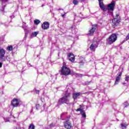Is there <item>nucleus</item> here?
<instances>
[{
  "label": "nucleus",
  "instance_id": "obj_14",
  "mask_svg": "<svg viewBox=\"0 0 129 129\" xmlns=\"http://www.w3.org/2000/svg\"><path fill=\"white\" fill-rule=\"evenodd\" d=\"M82 94L81 92L75 93L73 94V98L74 100H76L78 98L79 96H80Z\"/></svg>",
  "mask_w": 129,
  "mask_h": 129
},
{
  "label": "nucleus",
  "instance_id": "obj_12",
  "mask_svg": "<svg viewBox=\"0 0 129 129\" xmlns=\"http://www.w3.org/2000/svg\"><path fill=\"white\" fill-rule=\"evenodd\" d=\"M99 7L100 8V9L103 11L104 12H106V11H107V8L105 6H104V4L103 3H101L100 2V0H99Z\"/></svg>",
  "mask_w": 129,
  "mask_h": 129
},
{
  "label": "nucleus",
  "instance_id": "obj_39",
  "mask_svg": "<svg viewBox=\"0 0 129 129\" xmlns=\"http://www.w3.org/2000/svg\"><path fill=\"white\" fill-rule=\"evenodd\" d=\"M2 61H6V59H4L2 60Z\"/></svg>",
  "mask_w": 129,
  "mask_h": 129
},
{
  "label": "nucleus",
  "instance_id": "obj_28",
  "mask_svg": "<svg viewBox=\"0 0 129 129\" xmlns=\"http://www.w3.org/2000/svg\"><path fill=\"white\" fill-rule=\"evenodd\" d=\"M122 75V73H121V72L119 73V74L118 77H120L121 78Z\"/></svg>",
  "mask_w": 129,
  "mask_h": 129
},
{
  "label": "nucleus",
  "instance_id": "obj_20",
  "mask_svg": "<svg viewBox=\"0 0 129 129\" xmlns=\"http://www.w3.org/2000/svg\"><path fill=\"white\" fill-rule=\"evenodd\" d=\"M75 75L76 77H83V76H84L83 74L78 73L76 74Z\"/></svg>",
  "mask_w": 129,
  "mask_h": 129
},
{
  "label": "nucleus",
  "instance_id": "obj_6",
  "mask_svg": "<svg viewBox=\"0 0 129 129\" xmlns=\"http://www.w3.org/2000/svg\"><path fill=\"white\" fill-rule=\"evenodd\" d=\"M63 126L64 128L71 129L72 127V123L69 119H67L63 122Z\"/></svg>",
  "mask_w": 129,
  "mask_h": 129
},
{
  "label": "nucleus",
  "instance_id": "obj_22",
  "mask_svg": "<svg viewBox=\"0 0 129 129\" xmlns=\"http://www.w3.org/2000/svg\"><path fill=\"white\" fill-rule=\"evenodd\" d=\"M124 108H125V107H127V106H129V104L127 102V101H125L124 103Z\"/></svg>",
  "mask_w": 129,
  "mask_h": 129
},
{
  "label": "nucleus",
  "instance_id": "obj_27",
  "mask_svg": "<svg viewBox=\"0 0 129 129\" xmlns=\"http://www.w3.org/2000/svg\"><path fill=\"white\" fill-rule=\"evenodd\" d=\"M125 81H127V82L129 81V76L126 77L125 78Z\"/></svg>",
  "mask_w": 129,
  "mask_h": 129
},
{
  "label": "nucleus",
  "instance_id": "obj_21",
  "mask_svg": "<svg viewBox=\"0 0 129 129\" xmlns=\"http://www.w3.org/2000/svg\"><path fill=\"white\" fill-rule=\"evenodd\" d=\"M28 129H35V125L34 124H30Z\"/></svg>",
  "mask_w": 129,
  "mask_h": 129
},
{
  "label": "nucleus",
  "instance_id": "obj_5",
  "mask_svg": "<svg viewBox=\"0 0 129 129\" xmlns=\"http://www.w3.org/2000/svg\"><path fill=\"white\" fill-rule=\"evenodd\" d=\"M21 102V99L18 98H14L11 101V105L13 107H18Z\"/></svg>",
  "mask_w": 129,
  "mask_h": 129
},
{
  "label": "nucleus",
  "instance_id": "obj_19",
  "mask_svg": "<svg viewBox=\"0 0 129 129\" xmlns=\"http://www.w3.org/2000/svg\"><path fill=\"white\" fill-rule=\"evenodd\" d=\"M7 50H8L9 51H13V46L12 45L8 46L7 47Z\"/></svg>",
  "mask_w": 129,
  "mask_h": 129
},
{
  "label": "nucleus",
  "instance_id": "obj_37",
  "mask_svg": "<svg viewBox=\"0 0 129 129\" xmlns=\"http://www.w3.org/2000/svg\"><path fill=\"white\" fill-rule=\"evenodd\" d=\"M82 106H83V104H82V105H79V107H82Z\"/></svg>",
  "mask_w": 129,
  "mask_h": 129
},
{
  "label": "nucleus",
  "instance_id": "obj_4",
  "mask_svg": "<svg viewBox=\"0 0 129 129\" xmlns=\"http://www.w3.org/2000/svg\"><path fill=\"white\" fill-rule=\"evenodd\" d=\"M60 71L62 75H63V76H68V75L71 74V70H70L69 68H61Z\"/></svg>",
  "mask_w": 129,
  "mask_h": 129
},
{
  "label": "nucleus",
  "instance_id": "obj_26",
  "mask_svg": "<svg viewBox=\"0 0 129 129\" xmlns=\"http://www.w3.org/2000/svg\"><path fill=\"white\" fill-rule=\"evenodd\" d=\"M49 126L50 127H53L55 126V124H54V123H51L50 124Z\"/></svg>",
  "mask_w": 129,
  "mask_h": 129
},
{
  "label": "nucleus",
  "instance_id": "obj_33",
  "mask_svg": "<svg viewBox=\"0 0 129 129\" xmlns=\"http://www.w3.org/2000/svg\"><path fill=\"white\" fill-rule=\"evenodd\" d=\"M2 1V2H8L9 0H1Z\"/></svg>",
  "mask_w": 129,
  "mask_h": 129
},
{
  "label": "nucleus",
  "instance_id": "obj_24",
  "mask_svg": "<svg viewBox=\"0 0 129 129\" xmlns=\"http://www.w3.org/2000/svg\"><path fill=\"white\" fill-rule=\"evenodd\" d=\"M78 3L79 2L77 0H73V3L74 4V5H75V6L78 5Z\"/></svg>",
  "mask_w": 129,
  "mask_h": 129
},
{
  "label": "nucleus",
  "instance_id": "obj_10",
  "mask_svg": "<svg viewBox=\"0 0 129 129\" xmlns=\"http://www.w3.org/2000/svg\"><path fill=\"white\" fill-rule=\"evenodd\" d=\"M50 27V23L48 22H44L41 25V28L43 30H48Z\"/></svg>",
  "mask_w": 129,
  "mask_h": 129
},
{
  "label": "nucleus",
  "instance_id": "obj_8",
  "mask_svg": "<svg viewBox=\"0 0 129 129\" xmlns=\"http://www.w3.org/2000/svg\"><path fill=\"white\" fill-rule=\"evenodd\" d=\"M97 26H98L97 24H95L92 25V28L89 31V35L90 36H93V34H94V32H95V30H96V28H97Z\"/></svg>",
  "mask_w": 129,
  "mask_h": 129
},
{
  "label": "nucleus",
  "instance_id": "obj_3",
  "mask_svg": "<svg viewBox=\"0 0 129 129\" xmlns=\"http://www.w3.org/2000/svg\"><path fill=\"white\" fill-rule=\"evenodd\" d=\"M117 40V35L115 33H113L107 39V45H111V44H113Z\"/></svg>",
  "mask_w": 129,
  "mask_h": 129
},
{
  "label": "nucleus",
  "instance_id": "obj_31",
  "mask_svg": "<svg viewBox=\"0 0 129 129\" xmlns=\"http://www.w3.org/2000/svg\"><path fill=\"white\" fill-rule=\"evenodd\" d=\"M3 67V63L0 62V68H2Z\"/></svg>",
  "mask_w": 129,
  "mask_h": 129
},
{
  "label": "nucleus",
  "instance_id": "obj_9",
  "mask_svg": "<svg viewBox=\"0 0 129 129\" xmlns=\"http://www.w3.org/2000/svg\"><path fill=\"white\" fill-rule=\"evenodd\" d=\"M76 111H81L80 114L82 115V117H83L84 118H86V113L85 112V110H83V109L81 108V107H80L79 108L76 109Z\"/></svg>",
  "mask_w": 129,
  "mask_h": 129
},
{
  "label": "nucleus",
  "instance_id": "obj_1",
  "mask_svg": "<svg viewBox=\"0 0 129 129\" xmlns=\"http://www.w3.org/2000/svg\"><path fill=\"white\" fill-rule=\"evenodd\" d=\"M71 96V93L69 92H66L64 93V96L60 98L57 102V103L59 105H61V104H68L70 105L71 103H70V100L69 99V97Z\"/></svg>",
  "mask_w": 129,
  "mask_h": 129
},
{
  "label": "nucleus",
  "instance_id": "obj_40",
  "mask_svg": "<svg viewBox=\"0 0 129 129\" xmlns=\"http://www.w3.org/2000/svg\"><path fill=\"white\" fill-rule=\"evenodd\" d=\"M84 94H86V93H84Z\"/></svg>",
  "mask_w": 129,
  "mask_h": 129
},
{
  "label": "nucleus",
  "instance_id": "obj_13",
  "mask_svg": "<svg viewBox=\"0 0 129 129\" xmlns=\"http://www.w3.org/2000/svg\"><path fill=\"white\" fill-rule=\"evenodd\" d=\"M6 54V50L3 48H0V59H4Z\"/></svg>",
  "mask_w": 129,
  "mask_h": 129
},
{
  "label": "nucleus",
  "instance_id": "obj_11",
  "mask_svg": "<svg viewBox=\"0 0 129 129\" xmlns=\"http://www.w3.org/2000/svg\"><path fill=\"white\" fill-rule=\"evenodd\" d=\"M68 57L69 58V61H71V62H72V63H74V61H75V56H74L73 53H70L68 55Z\"/></svg>",
  "mask_w": 129,
  "mask_h": 129
},
{
  "label": "nucleus",
  "instance_id": "obj_2",
  "mask_svg": "<svg viewBox=\"0 0 129 129\" xmlns=\"http://www.w3.org/2000/svg\"><path fill=\"white\" fill-rule=\"evenodd\" d=\"M120 23V16H119V13H116L115 16L112 20V26L114 28H116L119 25Z\"/></svg>",
  "mask_w": 129,
  "mask_h": 129
},
{
  "label": "nucleus",
  "instance_id": "obj_15",
  "mask_svg": "<svg viewBox=\"0 0 129 129\" xmlns=\"http://www.w3.org/2000/svg\"><path fill=\"white\" fill-rule=\"evenodd\" d=\"M98 46L96 45L95 44H91L90 46V49L91 51H92L93 52H95V50H96V48H97Z\"/></svg>",
  "mask_w": 129,
  "mask_h": 129
},
{
  "label": "nucleus",
  "instance_id": "obj_30",
  "mask_svg": "<svg viewBox=\"0 0 129 129\" xmlns=\"http://www.w3.org/2000/svg\"><path fill=\"white\" fill-rule=\"evenodd\" d=\"M86 84L87 85H89V84H90V82H86Z\"/></svg>",
  "mask_w": 129,
  "mask_h": 129
},
{
  "label": "nucleus",
  "instance_id": "obj_38",
  "mask_svg": "<svg viewBox=\"0 0 129 129\" xmlns=\"http://www.w3.org/2000/svg\"><path fill=\"white\" fill-rule=\"evenodd\" d=\"M79 1H81L82 2H84V1H85V0H79Z\"/></svg>",
  "mask_w": 129,
  "mask_h": 129
},
{
  "label": "nucleus",
  "instance_id": "obj_34",
  "mask_svg": "<svg viewBox=\"0 0 129 129\" xmlns=\"http://www.w3.org/2000/svg\"><path fill=\"white\" fill-rule=\"evenodd\" d=\"M61 17H62V18H64V17H65V14L61 15Z\"/></svg>",
  "mask_w": 129,
  "mask_h": 129
},
{
  "label": "nucleus",
  "instance_id": "obj_35",
  "mask_svg": "<svg viewBox=\"0 0 129 129\" xmlns=\"http://www.w3.org/2000/svg\"><path fill=\"white\" fill-rule=\"evenodd\" d=\"M38 106H40V104L36 105V108H38Z\"/></svg>",
  "mask_w": 129,
  "mask_h": 129
},
{
  "label": "nucleus",
  "instance_id": "obj_23",
  "mask_svg": "<svg viewBox=\"0 0 129 129\" xmlns=\"http://www.w3.org/2000/svg\"><path fill=\"white\" fill-rule=\"evenodd\" d=\"M38 34H39L38 32H34L32 33V36H33V37H37Z\"/></svg>",
  "mask_w": 129,
  "mask_h": 129
},
{
  "label": "nucleus",
  "instance_id": "obj_25",
  "mask_svg": "<svg viewBox=\"0 0 129 129\" xmlns=\"http://www.w3.org/2000/svg\"><path fill=\"white\" fill-rule=\"evenodd\" d=\"M63 67H64L65 68H67V65L66 64V62H63L62 63V66L61 67V68H63Z\"/></svg>",
  "mask_w": 129,
  "mask_h": 129
},
{
  "label": "nucleus",
  "instance_id": "obj_32",
  "mask_svg": "<svg viewBox=\"0 0 129 129\" xmlns=\"http://www.w3.org/2000/svg\"><path fill=\"white\" fill-rule=\"evenodd\" d=\"M122 84L123 85H125V84H126V83L123 82V83H122Z\"/></svg>",
  "mask_w": 129,
  "mask_h": 129
},
{
  "label": "nucleus",
  "instance_id": "obj_17",
  "mask_svg": "<svg viewBox=\"0 0 129 129\" xmlns=\"http://www.w3.org/2000/svg\"><path fill=\"white\" fill-rule=\"evenodd\" d=\"M120 78L119 77H117L115 79V81L114 83V85H116L117 84H118V82H119V80H120Z\"/></svg>",
  "mask_w": 129,
  "mask_h": 129
},
{
  "label": "nucleus",
  "instance_id": "obj_18",
  "mask_svg": "<svg viewBox=\"0 0 129 129\" xmlns=\"http://www.w3.org/2000/svg\"><path fill=\"white\" fill-rule=\"evenodd\" d=\"M34 23L35 25H38L39 24H40V23H41V21L39 19H35L34 21Z\"/></svg>",
  "mask_w": 129,
  "mask_h": 129
},
{
  "label": "nucleus",
  "instance_id": "obj_29",
  "mask_svg": "<svg viewBox=\"0 0 129 129\" xmlns=\"http://www.w3.org/2000/svg\"><path fill=\"white\" fill-rule=\"evenodd\" d=\"M35 91H36V93H37V94H39V92H40V91H39V90H36Z\"/></svg>",
  "mask_w": 129,
  "mask_h": 129
},
{
  "label": "nucleus",
  "instance_id": "obj_36",
  "mask_svg": "<svg viewBox=\"0 0 129 129\" xmlns=\"http://www.w3.org/2000/svg\"><path fill=\"white\" fill-rule=\"evenodd\" d=\"M100 3H103V1H102V0H100ZM99 2V0H98Z\"/></svg>",
  "mask_w": 129,
  "mask_h": 129
},
{
  "label": "nucleus",
  "instance_id": "obj_16",
  "mask_svg": "<svg viewBox=\"0 0 129 129\" xmlns=\"http://www.w3.org/2000/svg\"><path fill=\"white\" fill-rule=\"evenodd\" d=\"M127 125H128V123L126 122H123L121 123V129H125L127 127Z\"/></svg>",
  "mask_w": 129,
  "mask_h": 129
},
{
  "label": "nucleus",
  "instance_id": "obj_7",
  "mask_svg": "<svg viewBox=\"0 0 129 129\" xmlns=\"http://www.w3.org/2000/svg\"><path fill=\"white\" fill-rule=\"evenodd\" d=\"M115 8V2L114 1H112L111 3L108 4L107 5V11L108 12H113L114 11V8Z\"/></svg>",
  "mask_w": 129,
  "mask_h": 129
}]
</instances>
